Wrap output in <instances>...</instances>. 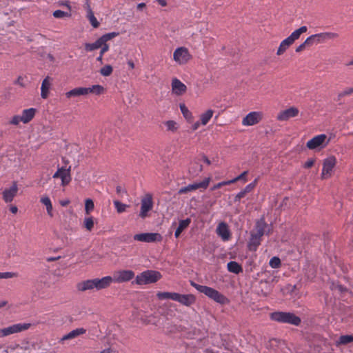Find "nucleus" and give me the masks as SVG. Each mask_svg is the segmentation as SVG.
Masks as SVG:
<instances>
[{
    "instance_id": "423d86ee",
    "label": "nucleus",
    "mask_w": 353,
    "mask_h": 353,
    "mask_svg": "<svg viewBox=\"0 0 353 353\" xmlns=\"http://www.w3.org/2000/svg\"><path fill=\"white\" fill-rule=\"evenodd\" d=\"M31 327V323H19L11 325L8 327L0 329V338L17 334L28 330Z\"/></svg>"
},
{
    "instance_id": "bb28decb",
    "label": "nucleus",
    "mask_w": 353,
    "mask_h": 353,
    "mask_svg": "<svg viewBox=\"0 0 353 353\" xmlns=\"http://www.w3.org/2000/svg\"><path fill=\"white\" fill-rule=\"evenodd\" d=\"M50 87V77H47L45 78L41 83V97L43 99H46L48 96L49 89Z\"/></svg>"
},
{
    "instance_id": "f3484780",
    "label": "nucleus",
    "mask_w": 353,
    "mask_h": 353,
    "mask_svg": "<svg viewBox=\"0 0 353 353\" xmlns=\"http://www.w3.org/2000/svg\"><path fill=\"white\" fill-rule=\"evenodd\" d=\"M299 110L295 107H291L288 109L280 112L276 119L279 121H287L290 118L295 117L299 114Z\"/></svg>"
},
{
    "instance_id": "8fccbe9b",
    "label": "nucleus",
    "mask_w": 353,
    "mask_h": 353,
    "mask_svg": "<svg viewBox=\"0 0 353 353\" xmlns=\"http://www.w3.org/2000/svg\"><path fill=\"white\" fill-rule=\"evenodd\" d=\"M307 38L305 39V41L303 43L300 44L299 46L296 47V52H300L305 49L306 46H312L311 43H307Z\"/></svg>"
},
{
    "instance_id": "6e6d98bb",
    "label": "nucleus",
    "mask_w": 353,
    "mask_h": 353,
    "mask_svg": "<svg viewBox=\"0 0 353 353\" xmlns=\"http://www.w3.org/2000/svg\"><path fill=\"white\" fill-rule=\"evenodd\" d=\"M246 193L243 192V190L240 191L234 197V201H239L241 199L243 198L245 196Z\"/></svg>"
},
{
    "instance_id": "69168bd1",
    "label": "nucleus",
    "mask_w": 353,
    "mask_h": 353,
    "mask_svg": "<svg viewBox=\"0 0 353 353\" xmlns=\"http://www.w3.org/2000/svg\"><path fill=\"white\" fill-rule=\"evenodd\" d=\"M128 65L130 69L134 68V63L132 60H128Z\"/></svg>"
},
{
    "instance_id": "a19ab883",
    "label": "nucleus",
    "mask_w": 353,
    "mask_h": 353,
    "mask_svg": "<svg viewBox=\"0 0 353 353\" xmlns=\"http://www.w3.org/2000/svg\"><path fill=\"white\" fill-rule=\"evenodd\" d=\"M113 71V68L110 65H105L100 69V74L103 77L110 76Z\"/></svg>"
},
{
    "instance_id": "a211bd4d",
    "label": "nucleus",
    "mask_w": 353,
    "mask_h": 353,
    "mask_svg": "<svg viewBox=\"0 0 353 353\" xmlns=\"http://www.w3.org/2000/svg\"><path fill=\"white\" fill-rule=\"evenodd\" d=\"M172 92L177 96H181L186 92L187 87L179 79L174 78L172 80Z\"/></svg>"
},
{
    "instance_id": "2eb2a0df",
    "label": "nucleus",
    "mask_w": 353,
    "mask_h": 353,
    "mask_svg": "<svg viewBox=\"0 0 353 353\" xmlns=\"http://www.w3.org/2000/svg\"><path fill=\"white\" fill-rule=\"evenodd\" d=\"M133 238L135 241L146 243L161 241L162 240V236L160 234L153 232L137 234Z\"/></svg>"
},
{
    "instance_id": "58836bf2",
    "label": "nucleus",
    "mask_w": 353,
    "mask_h": 353,
    "mask_svg": "<svg viewBox=\"0 0 353 353\" xmlns=\"http://www.w3.org/2000/svg\"><path fill=\"white\" fill-rule=\"evenodd\" d=\"M86 17L93 28H97L99 26V22L94 17V12L86 13Z\"/></svg>"
},
{
    "instance_id": "052dcab7",
    "label": "nucleus",
    "mask_w": 353,
    "mask_h": 353,
    "mask_svg": "<svg viewBox=\"0 0 353 353\" xmlns=\"http://www.w3.org/2000/svg\"><path fill=\"white\" fill-rule=\"evenodd\" d=\"M159 5H161L163 7H165L167 6V1L165 0H155Z\"/></svg>"
},
{
    "instance_id": "c756f323",
    "label": "nucleus",
    "mask_w": 353,
    "mask_h": 353,
    "mask_svg": "<svg viewBox=\"0 0 353 353\" xmlns=\"http://www.w3.org/2000/svg\"><path fill=\"white\" fill-rule=\"evenodd\" d=\"M227 268L230 272L234 274H239L240 272H243L242 267L236 261H230L227 264Z\"/></svg>"
},
{
    "instance_id": "dca6fc26",
    "label": "nucleus",
    "mask_w": 353,
    "mask_h": 353,
    "mask_svg": "<svg viewBox=\"0 0 353 353\" xmlns=\"http://www.w3.org/2000/svg\"><path fill=\"white\" fill-rule=\"evenodd\" d=\"M263 114L261 112H251L242 120L244 126H251L259 123L262 119Z\"/></svg>"
},
{
    "instance_id": "b1692460",
    "label": "nucleus",
    "mask_w": 353,
    "mask_h": 353,
    "mask_svg": "<svg viewBox=\"0 0 353 353\" xmlns=\"http://www.w3.org/2000/svg\"><path fill=\"white\" fill-rule=\"evenodd\" d=\"M35 113L36 109L33 108L23 110L21 115L22 122L23 123H28L30 122L34 118Z\"/></svg>"
},
{
    "instance_id": "5701e85b",
    "label": "nucleus",
    "mask_w": 353,
    "mask_h": 353,
    "mask_svg": "<svg viewBox=\"0 0 353 353\" xmlns=\"http://www.w3.org/2000/svg\"><path fill=\"white\" fill-rule=\"evenodd\" d=\"M261 236L255 234L254 232L251 233V236L248 243V248L251 251H256L261 241Z\"/></svg>"
},
{
    "instance_id": "72a5a7b5",
    "label": "nucleus",
    "mask_w": 353,
    "mask_h": 353,
    "mask_svg": "<svg viewBox=\"0 0 353 353\" xmlns=\"http://www.w3.org/2000/svg\"><path fill=\"white\" fill-rule=\"evenodd\" d=\"M292 44V43L290 40H288V38L283 40L279 45V47L276 52V54H283Z\"/></svg>"
},
{
    "instance_id": "6ab92c4d",
    "label": "nucleus",
    "mask_w": 353,
    "mask_h": 353,
    "mask_svg": "<svg viewBox=\"0 0 353 353\" xmlns=\"http://www.w3.org/2000/svg\"><path fill=\"white\" fill-rule=\"evenodd\" d=\"M175 301H177L185 306L189 307L195 303L196 297L192 294H181L177 293Z\"/></svg>"
},
{
    "instance_id": "4468645a",
    "label": "nucleus",
    "mask_w": 353,
    "mask_h": 353,
    "mask_svg": "<svg viewBox=\"0 0 353 353\" xmlns=\"http://www.w3.org/2000/svg\"><path fill=\"white\" fill-rule=\"evenodd\" d=\"M71 166L68 168H59L57 172L53 174L54 179L60 178L61 180V185L65 186L70 182L72 178L70 174Z\"/></svg>"
},
{
    "instance_id": "774afa93",
    "label": "nucleus",
    "mask_w": 353,
    "mask_h": 353,
    "mask_svg": "<svg viewBox=\"0 0 353 353\" xmlns=\"http://www.w3.org/2000/svg\"><path fill=\"white\" fill-rule=\"evenodd\" d=\"M70 203V201L69 200H64V201H60V204L62 205V206H66L69 204Z\"/></svg>"
},
{
    "instance_id": "49530a36",
    "label": "nucleus",
    "mask_w": 353,
    "mask_h": 353,
    "mask_svg": "<svg viewBox=\"0 0 353 353\" xmlns=\"http://www.w3.org/2000/svg\"><path fill=\"white\" fill-rule=\"evenodd\" d=\"M17 274L15 272H0V279H11L16 277Z\"/></svg>"
},
{
    "instance_id": "79ce46f5",
    "label": "nucleus",
    "mask_w": 353,
    "mask_h": 353,
    "mask_svg": "<svg viewBox=\"0 0 353 353\" xmlns=\"http://www.w3.org/2000/svg\"><path fill=\"white\" fill-rule=\"evenodd\" d=\"M180 110L181 111V113L183 114V117L187 119H191L192 118V113L188 110V108L185 106V104L181 103L180 104Z\"/></svg>"
},
{
    "instance_id": "393cba45",
    "label": "nucleus",
    "mask_w": 353,
    "mask_h": 353,
    "mask_svg": "<svg viewBox=\"0 0 353 353\" xmlns=\"http://www.w3.org/2000/svg\"><path fill=\"white\" fill-rule=\"evenodd\" d=\"M86 94H88V88L83 87L74 88L65 93V95L68 98Z\"/></svg>"
},
{
    "instance_id": "680f3d73",
    "label": "nucleus",
    "mask_w": 353,
    "mask_h": 353,
    "mask_svg": "<svg viewBox=\"0 0 353 353\" xmlns=\"http://www.w3.org/2000/svg\"><path fill=\"white\" fill-rule=\"evenodd\" d=\"M60 258H61V256H56V257H48V258L46 259V261H47L48 262H52V261H57V260L59 259Z\"/></svg>"
},
{
    "instance_id": "a18cd8bd",
    "label": "nucleus",
    "mask_w": 353,
    "mask_h": 353,
    "mask_svg": "<svg viewBox=\"0 0 353 353\" xmlns=\"http://www.w3.org/2000/svg\"><path fill=\"white\" fill-rule=\"evenodd\" d=\"M53 16L55 18L61 19V18H63L65 17H70V14L63 12L61 10H57L53 12Z\"/></svg>"
},
{
    "instance_id": "09e8293b",
    "label": "nucleus",
    "mask_w": 353,
    "mask_h": 353,
    "mask_svg": "<svg viewBox=\"0 0 353 353\" xmlns=\"http://www.w3.org/2000/svg\"><path fill=\"white\" fill-rule=\"evenodd\" d=\"M256 180H254V181H253V182H252V183H249V184H248V185H247L245 186V188L243 190V192H244L245 193H246V194H247V193H248V192H251V191L254 189V188L256 186Z\"/></svg>"
},
{
    "instance_id": "5fc2aeb1",
    "label": "nucleus",
    "mask_w": 353,
    "mask_h": 353,
    "mask_svg": "<svg viewBox=\"0 0 353 353\" xmlns=\"http://www.w3.org/2000/svg\"><path fill=\"white\" fill-rule=\"evenodd\" d=\"M314 163V159H309L303 165V167L305 168H310L313 166Z\"/></svg>"
},
{
    "instance_id": "e2e57ef3",
    "label": "nucleus",
    "mask_w": 353,
    "mask_h": 353,
    "mask_svg": "<svg viewBox=\"0 0 353 353\" xmlns=\"http://www.w3.org/2000/svg\"><path fill=\"white\" fill-rule=\"evenodd\" d=\"M223 185H230V184L235 183V180H234V179H232L231 180L224 181H223Z\"/></svg>"
},
{
    "instance_id": "13d9d810",
    "label": "nucleus",
    "mask_w": 353,
    "mask_h": 353,
    "mask_svg": "<svg viewBox=\"0 0 353 353\" xmlns=\"http://www.w3.org/2000/svg\"><path fill=\"white\" fill-rule=\"evenodd\" d=\"M23 78L19 76L17 79L14 81L15 84L19 85L21 87H25V84L23 82Z\"/></svg>"
},
{
    "instance_id": "4be33fe9",
    "label": "nucleus",
    "mask_w": 353,
    "mask_h": 353,
    "mask_svg": "<svg viewBox=\"0 0 353 353\" xmlns=\"http://www.w3.org/2000/svg\"><path fill=\"white\" fill-rule=\"evenodd\" d=\"M86 330L83 327L77 328L75 330H72L69 333L63 335L61 338L60 341L63 342L66 340L74 339L80 335L84 334Z\"/></svg>"
},
{
    "instance_id": "c85d7f7f",
    "label": "nucleus",
    "mask_w": 353,
    "mask_h": 353,
    "mask_svg": "<svg viewBox=\"0 0 353 353\" xmlns=\"http://www.w3.org/2000/svg\"><path fill=\"white\" fill-rule=\"evenodd\" d=\"M307 28L306 26H301L299 29L294 30L289 37H288V39L290 40L292 43L298 39L302 33H304L307 31Z\"/></svg>"
},
{
    "instance_id": "f704fd0d",
    "label": "nucleus",
    "mask_w": 353,
    "mask_h": 353,
    "mask_svg": "<svg viewBox=\"0 0 353 353\" xmlns=\"http://www.w3.org/2000/svg\"><path fill=\"white\" fill-rule=\"evenodd\" d=\"M353 341L352 335H342L336 341V345H346Z\"/></svg>"
},
{
    "instance_id": "7ed1b4c3",
    "label": "nucleus",
    "mask_w": 353,
    "mask_h": 353,
    "mask_svg": "<svg viewBox=\"0 0 353 353\" xmlns=\"http://www.w3.org/2000/svg\"><path fill=\"white\" fill-rule=\"evenodd\" d=\"M270 319L272 321L281 323H288L293 325H299L301 323V319L292 312H274L271 313Z\"/></svg>"
},
{
    "instance_id": "f03ea898",
    "label": "nucleus",
    "mask_w": 353,
    "mask_h": 353,
    "mask_svg": "<svg viewBox=\"0 0 353 353\" xmlns=\"http://www.w3.org/2000/svg\"><path fill=\"white\" fill-rule=\"evenodd\" d=\"M190 284L199 292L204 294L208 298L212 299L218 303L225 304L228 301V299L224 295L212 288L206 285H199L194 281H190Z\"/></svg>"
},
{
    "instance_id": "473e14b6",
    "label": "nucleus",
    "mask_w": 353,
    "mask_h": 353,
    "mask_svg": "<svg viewBox=\"0 0 353 353\" xmlns=\"http://www.w3.org/2000/svg\"><path fill=\"white\" fill-rule=\"evenodd\" d=\"M213 114L214 111L211 109H209L206 110L205 112L202 113L200 116L201 123L203 125H205L212 119Z\"/></svg>"
},
{
    "instance_id": "4c0bfd02",
    "label": "nucleus",
    "mask_w": 353,
    "mask_h": 353,
    "mask_svg": "<svg viewBox=\"0 0 353 353\" xmlns=\"http://www.w3.org/2000/svg\"><path fill=\"white\" fill-rule=\"evenodd\" d=\"M94 219L92 216L85 217L83 221V226L88 231H91L94 228Z\"/></svg>"
},
{
    "instance_id": "20e7f679",
    "label": "nucleus",
    "mask_w": 353,
    "mask_h": 353,
    "mask_svg": "<svg viewBox=\"0 0 353 353\" xmlns=\"http://www.w3.org/2000/svg\"><path fill=\"white\" fill-rule=\"evenodd\" d=\"M161 277L160 272L154 270H146L136 276L135 282L138 285L154 283Z\"/></svg>"
},
{
    "instance_id": "4d7b16f0",
    "label": "nucleus",
    "mask_w": 353,
    "mask_h": 353,
    "mask_svg": "<svg viewBox=\"0 0 353 353\" xmlns=\"http://www.w3.org/2000/svg\"><path fill=\"white\" fill-rule=\"evenodd\" d=\"M84 8L86 10V13L93 12L90 7V0H85Z\"/></svg>"
},
{
    "instance_id": "864d4df0",
    "label": "nucleus",
    "mask_w": 353,
    "mask_h": 353,
    "mask_svg": "<svg viewBox=\"0 0 353 353\" xmlns=\"http://www.w3.org/2000/svg\"><path fill=\"white\" fill-rule=\"evenodd\" d=\"M108 42H104V44L101 46L100 54H104L109 50V45L107 43Z\"/></svg>"
},
{
    "instance_id": "6e6552de",
    "label": "nucleus",
    "mask_w": 353,
    "mask_h": 353,
    "mask_svg": "<svg viewBox=\"0 0 353 353\" xmlns=\"http://www.w3.org/2000/svg\"><path fill=\"white\" fill-rule=\"evenodd\" d=\"M330 141V139H328L326 134H321L310 139L307 142L306 146L310 150H320L325 148L329 144Z\"/></svg>"
},
{
    "instance_id": "0eeeda50",
    "label": "nucleus",
    "mask_w": 353,
    "mask_h": 353,
    "mask_svg": "<svg viewBox=\"0 0 353 353\" xmlns=\"http://www.w3.org/2000/svg\"><path fill=\"white\" fill-rule=\"evenodd\" d=\"M339 37V34L336 32H325L318 34H312L307 37V43H311L312 46L314 44H319L325 43L329 40H334Z\"/></svg>"
},
{
    "instance_id": "a878e982",
    "label": "nucleus",
    "mask_w": 353,
    "mask_h": 353,
    "mask_svg": "<svg viewBox=\"0 0 353 353\" xmlns=\"http://www.w3.org/2000/svg\"><path fill=\"white\" fill-rule=\"evenodd\" d=\"M190 223L191 219L190 218H187L184 220L179 221V226L176 229L174 232V236L176 238H178L180 236L181 233L189 226Z\"/></svg>"
},
{
    "instance_id": "f257e3e1",
    "label": "nucleus",
    "mask_w": 353,
    "mask_h": 353,
    "mask_svg": "<svg viewBox=\"0 0 353 353\" xmlns=\"http://www.w3.org/2000/svg\"><path fill=\"white\" fill-rule=\"evenodd\" d=\"M111 284V276H105L101 279L95 278L80 282L77 285V288L81 292L93 290L99 291L108 288Z\"/></svg>"
},
{
    "instance_id": "bf43d9fd",
    "label": "nucleus",
    "mask_w": 353,
    "mask_h": 353,
    "mask_svg": "<svg viewBox=\"0 0 353 353\" xmlns=\"http://www.w3.org/2000/svg\"><path fill=\"white\" fill-rule=\"evenodd\" d=\"M223 186H224V185H223V181H221V182L218 183H216V185H214L211 188V190H215L219 189V188H221V187H223Z\"/></svg>"
},
{
    "instance_id": "cd10ccee",
    "label": "nucleus",
    "mask_w": 353,
    "mask_h": 353,
    "mask_svg": "<svg viewBox=\"0 0 353 353\" xmlns=\"http://www.w3.org/2000/svg\"><path fill=\"white\" fill-rule=\"evenodd\" d=\"M267 227V224L265 221L264 218H261L256 223V232L255 234H258L259 236H263L264 234L265 233V228Z\"/></svg>"
},
{
    "instance_id": "c9c22d12",
    "label": "nucleus",
    "mask_w": 353,
    "mask_h": 353,
    "mask_svg": "<svg viewBox=\"0 0 353 353\" xmlns=\"http://www.w3.org/2000/svg\"><path fill=\"white\" fill-rule=\"evenodd\" d=\"M87 88H88V94L94 93L98 95L102 94L105 90L104 88L100 85H94L92 87Z\"/></svg>"
},
{
    "instance_id": "1a4fd4ad",
    "label": "nucleus",
    "mask_w": 353,
    "mask_h": 353,
    "mask_svg": "<svg viewBox=\"0 0 353 353\" xmlns=\"http://www.w3.org/2000/svg\"><path fill=\"white\" fill-rule=\"evenodd\" d=\"M134 277V272L130 270H123L116 271L111 276L112 283H124L132 280Z\"/></svg>"
},
{
    "instance_id": "9b49d317",
    "label": "nucleus",
    "mask_w": 353,
    "mask_h": 353,
    "mask_svg": "<svg viewBox=\"0 0 353 353\" xmlns=\"http://www.w3.org/2000/svg\"><path fill=\"white\" fill-rule=\"evenodd\" d=\"M152 208V196L151 194L148 193L141 199L139 216L142 219L147 217L148 216V212L150 211Z\"/></svg>"
},
{
    "instance_id": "de8ad7c7",
    "label": "nucleus",
    "mask_w": 353,
    "mask_h": 353,
    "mask_svg": "<svg viewBox=\"0 0 353 353\" xmlns=\"http://www.w3.org/2000/svg\"><path fill=\"white\" fill-rule=\"evenodd\" d=\"M352 94H353V88H345L342 92H341L338 96L339 98H343L345 96L350 95Z\"/></svg>"
},
{
    "instance_id": "ddd939ff",
    "label": "nucleus",
    "mask_w": 353,
    "mask_h": 353,
    "mask_svg": "<svg viewBox=\"0 0 353 353\" xmlns=\"http://www.w3.org/2000/svg\"><path fill=\"white\" fill-rule=\"evenodd\" d=\"M210 182V177L205 178L203 181L199 183H194L192 184H189L185 187H183L180 188L178 191L179 194H186L190 192L194 191L199 188L206 189Z\"/></svg>"
},
{
    "instance_id": "2f4dec72",
    "label": "nucleus",
    "mask_w": 353,
    "mask_h": 353,
    "mask_svg": "<svg viewBox=\"0 0 353 353\" xmlns=\"http://www.w3.org/2000/svg\"><path fill=\"white\" fill-rule=\"evenodd\" d=\"M176 294V292H158L157 293V296L160 300L171 299L175 301Z\"/></svg>"
},
{
    "instance_id": "603ef678",
    "label": "nucleus",
    "mask_w": 353,
    "mask_h": 353,
    "mask_svg": "<svg viewBox=\"0 0 353 353\" xmlns=\"http://www.w3.org/2000/svg\"><path fill=\"white\" fill-rule=\"evenodd\" d=\"M247 174H248V171H244L241 174H239L236 177L234 178L235 180V182H236L237 181H239V180H243L244 181H246L245 176H246Z\"/></svg>"
},
{
    "instance_id": "39448f33",
    "label": "nucleus",
    "mask_w": 353,
    "mask_h": 353,
    "mask_svg": "<svg viewBox=\"0 0 353 353\" xmlns=\"http://www.w3.org/2000/svg\"><path fill=\"white\" fill-rule=\"evenodd\" d=\"M119 32H112L103 34L101 37H99L95 42L94 43H85V50L87 52H92L95 50H97L104 44V42H108L111 39L119 35Z\"/></svg>"
},
{
    "instance_id": "e433bc0d",
    "label": "nucleus",
    "mask_w": 353,
    "mask_h": 353,
    "mask_svg": "<svg viewBox=\"0 0 353 353\" xmlns=\"http://www.w3.org/2000/svg\"><path fill=\"white\" fill-rule=\"evenodd\" d=\"M113 203L118 213L124 212L126 210L127 208L129 207L128 205L123 203L117 200L114 201Z\"/></svg>"
},
{
    "instance_id": "338daca9",
    "label": "nucleus",
    "mask_w": 353,
    "mask_h": 353,
    "mask_svg": "<svg viewBox=\"0 0 353 353\" xmlns=\"http://www.w3.org/2000/svg\"><path fill=\"white\" fill-rule=\"evenodd\" d=\"M200 124H201V123L199 121L194 123L192 125V130H197L198 128L199 127Z\"/></svg>"
},
{
    "instance_id": "0e129e2a",
    "label": "nucleus",
    "mask_w": 353,
    "mask_h": 353,
    "mask_svg": "<svg viewBox=\"0 0 353 353\" xmlns=\"http://www.w3.org/2000/svg\"><path fill=\"white\" fill-rule=\"evenodd\" d=\"M10 210L12 213L16 214L18 211V208L17 206L13 205L10 207Z\"/></svg>"
},
{
    "instance_id": "c03bdc74",
    "label": "nucleus",
    "mask_w": 353,
    "mask_h": 353,
    "mask_svg": "<svg viewBox=\"0 0 353 353\" xmlns=\"http://www.w3.org/2000/svg\"><path fill=\"white\" fill-rule=\"evenodd\" d=\"M269 264L272 268H278L281 265V260L279 257L274 256L270 260Z\"/></svg>"
},
{
    "instance_id": "412c9836",
    "label": "nucleus",
    "mask_w": 353,
    "mask_h": 353,
    "mask_svg": "<svg viewBox=\"0 0 353 353\" xmlns=\"http://www.w3.org/2000/svg\"><path fill=\"white\" fill-rule=\"evenodd\" d=\"M18 187L16 182H14L10 188L5 189L3 192V199L6 203L12 201L14 197L17 195Z\"/></svg>"
},
{
    "instance_id": "3c124183",
    "label": "nucleus",
    "mask_w": 353,
    "mask_h": 353,
    "mask_svg": "<svg viewBox=\"0 0 353 353\" xmlns=\"http://www.w3.org/2000/svg\"><path fill=\"white\" fill-rule=\"evenodd\" d=\"M20 122H22V119L19 115L14 116L10 121V123L14 125H17Z\"/></svg>"
},
{
    "instance_id": "37998d69",
    "label": "nucleus",
    "mask_w": 353,
    "mask_h": 353,
    "mask_svg": "<svg viewBox=\"0 0 353 353\" xmlns=\"http://www.w3.org/2000/svg\"><path fill=\"white\" fill-rule=\"evenodd\" d=\"M165 124L169 131L175 132L178 128L176 122L172 120L166 121Z\"/></svg>"
},
{
    "instance_id": "ea45409f",
    "label": "nucleus",
    "mask_w": 353,
    "mask_h": 353,
    "mask_svg": "<svg viewBox=\"0 0 353 353\" xmlns=\"http://www.w3.org/2000/svg\"><path fill=\"white\" fill-rule=\"evenodd\" d=\"M94 208V204L91 199H87L85 201V212L89 214Z\"/></svg>"
},
{
    "instance_id": "7c9ffc66",
    "label": "nucleus",
    "mask_w": 353,
    "mask_h": 353,
    "mask_svg": "<svg viewBox=\"0 0 353 353\" xmlns=\"http://www.w3.org/2000/svg\"><path fill=\"white\" fill-rule=\"evenodd\" d=\"M40 201L46 207L48 214L51 217L53 216L52 205L50 198L48 196H42Z\"/></svg>"
},
{
    "instance_id": "9d476101",
    "label": "nucleus",
    "mask_w": 353,
    "mask_h": 353,
    "mask_svg": "<svg viewBox=\"0 0 353 353\" xmlns=\"http://www.w3.org/2000/svg\"><path fill=\"white\" fill-rule=\"evenodd\" d=\"M336 163V159L334 156L328 157L323 160L321 178L328 179L332 176L333 170Z\"/></svg>"
},
{
    "instance_id": "aec40b11",
    "label": "nucleus",
    "mask_w": 353,
    "mask_h": 353,
    "mask_svg": "<svg viewBox=\"0 0 353 353\" xmlns=\"http://www.w3.org/2000/svg\"><path fill=\"white\" fill-rule=\"evenodd\" d=\"M216 232L219 236L221 238L223 241H228L230 238V232L227 223L225 222L220 223L216 229Z\"/></svg>"
},
{
    "instance_id": "f8f14e48",
    "label": "nucleus",
    "mask_w": 353,
    "mask_h": 353,
    "mask_svg": "<svg viewBox=\"0 0 353 353\" xmlns=\"http://www.w3.org/2000/svg\"><path fill=\"white\" fill-rule=\"evenodd\" d=\"M190 58L191 55L185 47L177 48L173 53V59L179 65L186 63Z\"/></svg>"
}]
</instances>
